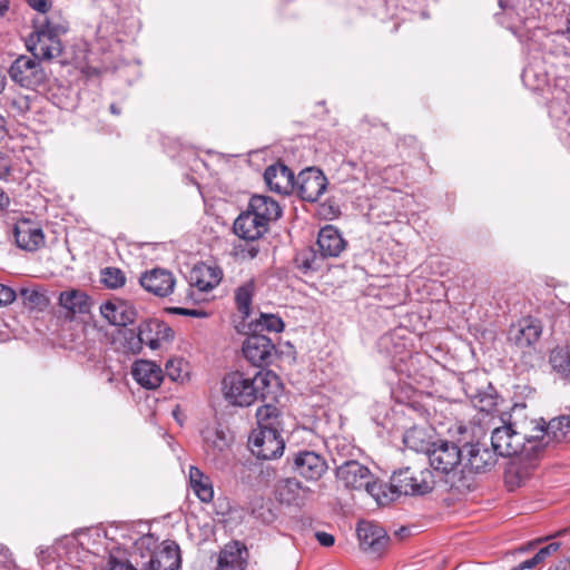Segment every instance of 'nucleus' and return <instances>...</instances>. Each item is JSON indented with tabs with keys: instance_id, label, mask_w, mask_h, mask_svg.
Instances as JSON below:
<instances>
[{
	"instance_id": "obj_1",
	"label": "nucleus",
	"mask_w": 570,
	"mask_h": 570,
	"mask_svg": "<svg viewBox=\"0 0 570 570\" xmlns=\"http://www.w3.org/2000/svg\"><path fill=\"white\" fill-rule=\"evenodd\" d=\"M222 394L229 405L248 407L258 400L276 401L282 395V383L269 370H259L253 376L234 371L223 377Z\"/></svg>"
},
{
	"instance_id": "obj_2",
	"label": "nucleus",
	"mask_w": 570,
	"mask_h": 570,
	"mask_svg": "<svg viewBox=\"0 0 570 570\" xmlns=\"http://www.w3.org/2000/svg\"><path fill=\"white\" fill-rule=\"evenodd\" d=\"M453 441L438 440L433 442L428 459L439 482L449 491L462 493L470 489V480L464 473L463 449L458 442L456 429Z\"/></svg>"
},
{
	"instance_id": "obj_3",
	"label": "nucleus",
	"mask_w": 570,
	"mask_h": 570,
	"mask_svg": "<svg viewBox=\"0 0 570 570\" xmlns=\"http://www.w3.org/2000/svg\"><path fill=\"white\" fill-rule=\"evenodd\" d=\"M69 29L68 21L59 12H52L38 21L27 39V48L37 59L50 61L62 53L60 37Z\"/></svg>"
},
{
	"instance_id": "obj_4",
	"label": "nucleus",
	"mask_w": 570,
	"mask_h": 570,
	"mask_svg": "<svg viewBox=\"0 0 570 570\" xmlns=\"http://www.w3.org/2000/svg\"><path fill=\"white\" fill-rule=\"evenodd\" d=\"M337 483L346 490L366 491L380 505L389 504L386 484L376 480L371 470L356 460H346L335 469Z\"/></svg>"
},
{
	"instance_id": "obj_5",
	"label": "nucleus",
	"mask_w": 570,
	"mask_h": 570,
	"mask_svg": "<svg viewBox=\"0 0 570 570\" xmlns=\"http://www.w3.org/2000/svg\"><path fill=\"white\" fill-rule=\"evenodd\" d=\"M438 482L435 473L429 468L417 470L406 466L393 473L391 483L386 484L385 497L390 503L401 494L424 495L431 492Z\"/></svg>"
},
{
	"instance_id": "obj_6",
	"label": "nucleus",
	"mask_w": 570,
	"mask_h": 570,
	"mask_svg": "<svg viewBox=\"0 0 570 570\" xmlns=\"http://www.w3.org/2000/svg\"><path fill=\"white\" fill-rule=\"evenodd\" d=\"M476 428L472 424H458L456 434L458 442L462 445L463 451L466 452L465 462L463 461L464 472L469 468L470 471L480 473L485 472L493 468L497 463V453L488 449H481L478 441Z\"/></svg>"
},
{
	"instance_id": "obj_7",
	"label": "nucleus",
	"mask_w": 570,
	"mask_h": 570,
	"mask_svg": "<svg viewBox=\"0 0 570 570\" xmlns=\"http://www.w3.org/2000/svg\"><path fill=\"white\" fill-rule=\"evenodd\" d=\"M202 448L207 461L217 468L226 464L234 436L219 423L206 425L202 432Z\"/></svg>"
},
{
	"instance_id": "obj_8",
	"label": "nucleus",
	"mask_w": 570,
	"mask_h": 570,
	"mask_svg": "<svg viewBox=\"0 0 570 570\" xmlns=\"http://www.w3.org/2000/svg\"><path fill=\"white\" fill-rule=\"evenodd\" d=\"M525 405L515 404L512 407L510 417L514 420V426L521 436V442L524 448V455L529 456L543 448L546 439V422L540 419H528L524 415Z\"/></svg>"
},
{
	"instance_id": "obj_9",
	"label": "nucleus",
	"mask_w": 570,
	"mask_h": 570,
	"mask_svg": "<svg viewBox=\"0 0 570 570\" xmlns=\"http://www.w3.org/2000/svg\"><path fill=\"white\" fill-rule=\"evenodd\" d=\"M9 76L13 82L27 89H36L43 85L47 78L38 59L24 55L19 56L11 63Z\"/></svg>"
},
{
	"instance_id": "obj_10",
	"label": "nucleus",
	"mask_w": 570,
	"mask_h": 570,
	"mask_svg": "<svg viewBox=\"0 0 570 570\" xmlns=\"http://www.w3.org/2000/svg\"><path fill=\"white\" fill-rule=\"evenodd\" d=\"M281 430L275 428L254 430L248 439L252 453L262 460H272L281 456L285 449Z\"/></svg>"
},
{
	"instance_id": "obj_11",
	"label": "nucleus",
	"mask_w": 570,
	"mask_h": 570,
	"mask_svg": "<svg viewBox=\"0 0 570 570\" xmlns=\"http://www.w3.org/2000/svg\"><path fill=\"white\" fill-rule=\"evenodd\" d=\"M492 450L500 456H513L524 454L521 436L514 426V420L509 419L508 423L495 428L491 434Z\"/></svg>"
},
{
	"instance_id": "obj_12",
	"label": "nucleus",
	"mask_w": 570,
	"mask_h": 570,
	"mask_svg": "<svg viewBox=\"0 0 570 570\" xmlns=\"http://www.w3.org/2000/svg\"><path fill=\"white\" fill-rule=\"evenodd\" d=\"M275 498L286 505L303 507L313 497V491L295 478H285L275 485Z\"/></svg>"
},
{
	"instance_id": "obj_13",
	"label": "nucleus",
	"mask_w": 570,
	"mask_h": 570,
	"mask_svg": "<svg viewBox=\"0 0 570 570\" xmlns=\"http://www.w3.org/2000/svg\"><path fill=\"white\" fill-rule=\"evenodd\" d=\"M356 533L361 548L375 557L383 553L390 541V537L382 527L368 521L358 522Z\"/></svg>"
},
{
	"instance_id": "obj_14",
	"label": "nucleus",
	"mask_w": 570,
	"mask_h": 570,
	"mask_svg": "<svg viewBox=\"0 0 570 570\" xmlns=\"http://www.w3.org/2000/svg\"><path fill=\"white\" fill-rule=\"evenodd\" d=\"M275 352L276 347L272 340L262 334H253L243 343L245 358L255 366L269 364Z\"/></svg>"
},
{
	"instance_id": "obj_15",
	"label": "nucleus",
	"mask_w": 570,
	"mask_h": 570,
	"mask_svg": "<svg viewBox=\"0 0 570 570\" xmlns=\"http://www.w3.org/2000/svg\"><path fill=\"white\" fill-rule=\"evenodd\" d=\"M295 185L299 197L313 203L324 194L327 179L322 170L309 167L298 174Z\"/></svg>"
},
{
	"instance_id": "obj_16",
	"label": "nucleus",
	"mask_w": 570,
	"mask_h": 570,
	"mask_svg": "<svg viewBox=\"0 0 570 570\" xmlns=\"http://www.w3.org/2000/svg\"><path fill=\"white\" fill-rule=\"evenodd\" d=\"M327 468L326 460L314 451H298L293 455V470L306 480H320Z\"/></svg>"
},
{
	"instance_id": "obj_17",
	"label": "nucleus",
	"mask_w": 570,
	"mask_h": 570,
	"mask_svg": "<svg viewBox=\"0 0 570 570\" xmlns=\"http://www.w3.org/2000/svg\"><path fill=\"white\" fill-rule=\"evenodd\" d=\"M13 236L19 248L36 252L45 245L42 228L30 219H21L14 224Z\"/></svg>"
},
{
	"instance_id": "obj_18",
	"label": "nucleus",
	"mask_w": 570,
	"mask_h": 570,
	"mask_svg": "<svg viewBox=\"0 0 570 570\" xmlns=\"http://www.w3.org/2000/svg\"><path fill=\"white\" fill-rule=\"evenodd\" d=\"M175 283L173 273L165 268H154L144 273L140 277L141 286L147 292L159 297H166L171 294Z\"/></svg>"
},
{
	"instance_id": "obj_19",
	"label": "nucleus",
	"mask_w": 570,
	"mask_h": 570,
	"mask_svg": "<svg viewBox=\"0 0 570 570\" xmlns=\"http://www.w3.org/2000/svg\"><path fill=\"white\" fill-rule=\"evenodd\" d=\"M264 180L271 191L288 195L295 187L293 171L282 163L268 166L264 173Z\"/></svg>"
},
{
	"instance_id": "obj_20",
	"label": "nucleus",
	"mask_w": 570,
	"mask_h": 570,
	"mask_svg": "<svg viewBox=\"0 0 570 570\" xmlns=\"http://www.w3.org/2000/svg\"><path fill=\"white\" fill-rule=\"evenodd\" d=\"M131 376L141 387L155 390L164 380V371L153 361L137 360L131 366Z\"/></svg>"
},
{
	"instance_id": "obj_21",
	"label": "nucleus",
	"mask_w": 570,
	"mask_h": 570,
	"mask_svg": "<svg viewBox=\"0 0 570 570\" xmlns=\"http://www.w3.org/2000/svg\"><path fill=\"white\" fill-rule=\"evenodd\" d=\"M102 317L109 324L119 326L120 328L132 324L136 318L135 307L125 301H109L100 306Z\"/></svg>"
},
{
	"instance_id": "obj_22",
	"label": "nucleus",
	"mask_w": 570,
	"mask_h": 570,
	"mask_svg": "<svg viewBox=\"0 0 570 570\" xmlns=\"http://www.w3.org/2000/svg\"><path fill=\"white\" fill-rule=\"evenodd\" d=\"M220 281L222 271L204 263L195 265L188 274L190 289L196 288L199 292L212 291Z\"/></svg>"
},
{
	"instance_id": "obj_23",
	"label": "nucleus",
	"mask_w": 570,
	"mask_h": 570,
	"mask_svg": "<svg viewBox=\"0 0 570 570\" xmlns=\"http://www.w3.org/2000/svg\"><path fill=\"white\" fill-rule=\"evenodd\" d=\"M541 333V323L535 318L528 317L510 328L509 340L519 347H528L540 338Z\"/></svg>"
},
{
	"instance_id": "obj_24",
	"label": "nucleus",
	"mask_w": 570,
	"mask_h": 570,
	"mask_svg": "<svg viewBox=\"0 0 570 570\" xmlns=\"http://www.w3.org/2000/svg\"><path fill=\"white\" fill-rule=\"evenodd\" d=\"M137 328L142 344L151 350L159 348L161 342L168 340L173 334L171 328L158 320L145 321Z\"/></svg>"
},
{
	"instance_id": "obj_25",
	"label": "nucleus",
	"mask_w": 570,
	"mask_h": 570,
	"mask_svg": "<svg viewBox=\"0 0 570 570\" xmlns=\"http://www.w3.org/2000/svg\"><path fill=\"white\" fill-rule=\"evenodd\" d=\"M247 210L253 213L254 216L267 226L271 222L276 220L282 216V208L279 204L266 195L252 196Z\"/></svg>"
},
{
	"instance_id": "obj_26",
	"label": "nucleus",
	"mask_w": 570,
	"mask_h": 570,
	"mask_svg": "<svg viewBox=\"0 0 570 570\" xmlns=\"http://www.w3.org/2000/svg\"><path fill=\"white\" fill-rule=\"evenodd\" d=\"M180 562L179 547L175 542H165L163 548L151 556L148 570H178Z\"/></svg>"
},
{
	"instance_id": "obj_27",
	"label": "nucleus",
	"mask_w": 570,
	"mask_h": 570,
	"mask_svg": "<svg viewBox=\"0 0 570 570\" xmlns=\"http://www.w3.org/2000/svg\"><path fill=\"white\" fill-rule=\"evenodd\" d=\"M268 226L261 219L253 215L249 210L240 214L234 223L235 234L245 240H256L261 238L266 232Z\"/></svg>"
},
{
	"instance_id": "obj_28",
	"label": "nucleus",
	"mask_w": 570,
	"mask_h": 570,
	"mask_svg": "<svg viewBox=\"0 0 570 570\" xmlns=\"http://www.w3.org/2000/svg\"><path fill=\"white\" fill-rule=\"evenodd\" d=\"M318 249L324 257H336L345 248V240L337 228L332 225L323 227L317 237Z\"/></svg>"
},
{
	"instance_id": "obj_29",
	"label": "nucleus",
	"mask_w": 570,
	"mask_h": 570,
	"mask_svg": "<svg viewBox=\"0 0 570 570\" xmlns=\"http://www.w3.org/2000/svg\"><path fill=\"white\" fill-rule=\"evenodd\" d=\"M189 484L196 497L204 503L214 499V488L208 475L204 474L197 466L189 468Z\"/></svg>"
},
{
	"instance_id": "obj_30",
	"label": "nucleus",
	"mask_w": 570,
	"mask_h": 570,
	"mask_svg": "<svg viewBox=\"0 0 570 570\" xmlns=\"http://www.w3.org/2000/svg\"><path fill=\"white\" fill-rule=\"evenodd\" d=\"M59 304L71 314H85L90 311L89 296L79 289H70L60 293Z\"/></svg>"
},
{
	"instance_id": "obj_31",
	"label": "nucleus",
	"mask_w": 570,
	"mask_h": 570,
	"mask_svg": "<svg viewBox=\"0 0 570 570\" xmlns=\"http://www.w3.org/2000/svg\"><path fill=\"white\" fill-rule=\"evenodd\" d=\"M276 401L267 400L256 411L258 429H282L281 415L282 411L274 404Z\"/></svg>"
},
{
	"instance_id": "obj_32",
	"label": "nucleus",
	"mask_w": 570,
	"mask_h": 570,
	"mask_svg": "<svg viewBox=\"0 0 570 570\" xmlns=\"http://www.w3.org/2000/svg\"><path fill=\"white\" fill-rule=\"evenodd\" d=\"M243 551L237 543L226 546L219 553L216 570H245Z\"/></svg>"
},
{
	"instance_id": "obj_33",
	"label": "nucleus",
	"mask_w": 570,
	"mask_h": 570,
	"mask_svg": "<svg viewBox=\"0 0 570 570\" xmlns=\"http://www.w3.org/2000/svg\"><path fill=\"white\" fill-rule=\"evenodd\" d=\"M403 443L407 449L425 453L426 455L433 446V442L430 441L428 432L417 426L406 430L403 435Z\"/></svg>"
},
{
	"instance_id": "obj_34",
	"label": "nucleus",
	"mask_w": 570,
	"mask_h": 570,
	"mask_svg": "<svg viewBox=\"0 0 570 570\" xmlns=\"http://www.w3.org/2000/svg\"><path fill=\"white\" fill-rule=\"evenodd\" d=\"M116 342L124 353L138 354L142 350V342L138 328L122 327L117 331Z\"/></svg>"
},
{
	"instance_id": "obj_35",
	"label": "nucleus",
	"mask_w": 570,
	"mask_h": 570,
	"mask_svg": "<svg viewBox=\"0 0 570 570\" xmlns=\"http://www.w3.org/2000/svg\"><path fill=\"white\" fill-rule=\"evenodd\" d=\"M570 438V416H559L546 424V439L562 442Z\"/></svg>"
},
{
	"instance_id": "obj_36",
	"label": "nucleus",
	"mask_w": 570,
	"mask_h": 570,
	"mask_svg": "<svg viewBox=\"0 0 570 570\" xmlns=\"http://www.w3.org/2000/svg\"><path fill=\"white\" fill-rule=\"evenodd\" d=\"M549 362L557 373L570 381V350L562 347L552 350Z\"/></svg>"
},
{
	"instance_id": "obj_37",
	"label": "nucleus",
	"mask_w": 570,
	"mask_h": 570,
	"mask_svg": "<svg viewBox=\"0 0 570 570\" xmlns=\"http://www.w3.org/2000/svg\"><path fill=\"white\" fill-rule=\"evenodd\" d=\"M478 374H469L464 382L465 384V393L473 401L479 402L481 410H485L487 406H492L494 404L493 399L483 392L481 389L474 386V383L478 382Z\"/></svg>"
},
{
	"instance_id": "obj_38",
	"label": "nucleus",
	"mask_w": 570,
	"mask_h": 570,
	"mask_svg": "<svg viewBox=\"0 0 570 570\" xmlns=\"http://www.w3.org/2000/svg\"><path fill=\"white\" fill-rule=\"evenodd\" d=\"M254 291L255 283L253 279L247 281L235 291L236 306L245 317L249 315Z\"/></svg>"
},
{
	"instance_id": "obj_39",
	"label": "nucleus",
	"mask_w": 570,
	"mask_h": 570,
	"mask_svg": "<svg viewBox=\"0 0 570 570\" xmlns=\"http://www.w3.org/2000/svg\"><path fill=\"white\" fill-rule=\"evenodd\" d=\"M101 282L108 288H119L125 284L126 277L119 268L106 267L101 271Z\"/></svg>"
},
{
	"instance_id": "obj_40",
	"label": "nucleus",
	"mask_w": 570,
	"mask_h": 570,
	"mask_svg": "<svg viewBox=\"0 0 570 570\" xmlns=\"http://www.w3.org/2000/svg\"><path fill=\"white\" fill-rule=\"evenodd\" d=\"M257 326L263 331L279 333L284 328V323L281 317L274 314H261L257 321Z\"/></svg>"
},
{
	"instance_id": "obj_41",
	"label": "nucleus",
	"mask_w": 570,
	"mask_h": 570,
	"mask_svg": "<svg viewBox=\"0 0 570 570\" xmlns=\"http://www.w3.org/2000/svg\"><path fill=\"white\" fill-rule=\"evenodd\" d=\"M183 361L173 358L167 361L165 365V373L171 381H178L181 379Z\"/></svg>"
},
{
	"instance_id": "obj_42",
	"label": "nucleus",
	"mask_w": 570,
	"mask_h": 570,
	"mask_svg": "<svg viewBox=\"0 0 570 570\" xmlns=\"http://www.w3.org/2000/svg\"><path fill=\"white\" fill-rule=\"evenodd\" d=\"M316 257L312 250L302 253L301 268L304 271H314L317 268L315 264Z\"/></svg>"
},
{
	"instance_id": "obj_43",
	"label": "nucleus",
	"mask_w": 570,
	"mask_h": 570,
	"mask_svg": "<svg viewBox=\"0 0 570 570\" xmlns=\"http://www.w3.org/2000/svg\"><path fill=\"white\" fill-rule=\"evenodd\" d=\"M171 313L178 314V315H185V316H193V317H207V313L203 309H196V308H184V307H173L170 309Z\"/></svg>"
},
{
	"instance_id": "obj_44",
	"label": "nucleus",
	"mask_w": 570,
	"mask_h": 570,
	"mask_svg": "<svg viewBox=\"0 0 570 570\" xmlns=\"http://www.w3.org/2000/svg\"><path fill=\"white\" fill-rule=\"evenodd\" d=\"M14 298V291L3 284H0V306L12 303Z\"/></svg>"
},
{
	"instance_id": "obj_45",
	"label": "nucleus",
	"mask_w": 570,
	"mask_h": 570,
	"mask_svg": "<svg viewBox=\"0 0 570 570\" xmlns=\"http://www.w3.org/2000/svg\"><path fill=\"white\" fill-rule=\"evenodd\" d=\"M560 548V543L558 542H551L548 546L541 548L535 556L542 562L548 556L552 554Z\"/></svg>"
},
{
	"instance_id": "obj_46",
	"label": "nucleus",
	"mask_w": 570,
	"mask_h": 570,
	"mask_svg": "<svg viewBox=\"0 0 570 570\" xmlns=\"http://www.w3.org/2000/svg\"><path fill=\"white\" fill-rule=\"evenodd\" d=\"M540 563V560L534 554L532 558L520 562L519 564L512 567L510 570H530L535 568Z\"/></svg>"
},
{
	"instance_id": "obj_47",
	"label": "nucleus",
	"mask_w": 570,
	"mask_h": 570,
	"mask_svg": "<svg viewBox=\"0 0 570 570\" xmlns=\"http://www.w3.org/2000/svg\"><path fill=\"white\" fill-rule=\"evenodd\" d=\"M315 538L318 541V543L323 547H332L335 542L334 535L323 531L316 532Z\"/></svg>"
},
{
	"instance_id": "obj_48",
	"label": "nucleus",
	"mask_w": 570,
	"mask_h": 570,
	"mask_svg": "<svg viewBox=\"0 0 570 570\" xmlns=\"http://www.w3.org/2000/svg\"><path fill=\"white\" fill-rule=\"evenodd\" d=\"M28 4L37 10L38 12L46 13L49 9L51 3L49 0H27Z\"/></svg>"
},
{
	"instance_id": "obj_49",
	"label": "nucleus",
	"mask_w": 570,
	"mask_h": 570,
	"mask_svg": "<svg viewBox=\"0 0 570 570\" xmlns=\"http://www.w3.org/2000/svg\"><path fill=\"white\" fill-rule=\"evenodd\" d=\"M107 570H136L130 563L110 559Z\"/></svg>"
},
{
	"instance_id": "obj_50",
	"label": "nucleus",
	"mask_w": 570,
	"mask_h": 570,
	"mask_svg": "<svg viewBox=\"0 0 570 570\" xmlns=\"http://www.w3.org/2000/svg\"><path fill=\"white\" fill-rule=\"evenodd\" d=\"M10 171V160L0 153V179L4 178Z\"/></svg>"
},
{
	"instance_id": "obj_51",
	"label": "nucleus",
	"mask_w": 570,
	"mask_h": 570,
	"mask_svg": "<svg viewBox=\"0 0 570 570\" xmlns=\"http://www.w3.org/2000/svg\"><path fill=\"white\" fill-rule=\"evenodd\" d=\"M560 42L566 50L570 51V27L566 32L560 35ZM568 53L570 55V52Z\"/></svg>"
},
{
	"instance_id": "obj_52",
	"label": "nucleus",
	"mask_w": 570,
	"mask_h": 570,
	"mask_svg": "<svg viewBox=\"0 0 570 570\" xmlns=\"http://www.w3.org/2000/svg\"><path fill=\"white\" fill-rule=\"evenodd\" d=\"M9 205V196L0 188V212L7 209Z\"/></svg>"
},
{
	"instance_id": "obj_53",
	"label": "nucleus",
	"mask_w": 570,
	"mask_h": 570,
	"mask_svg": "<svg viewBox=\"0 0 570 570\" xmlns=\"http://www.w3.org/2000/svg\"><path fill=\"white\" fill-rule=\"evenodd\" d=\"M556 570H570V559L560 561L557 564Z\"/></svg>"
},
{
	"instance_id": "obj_54",
	"label": "nucleus",
	"mask_w": 570,
	"mask_h": 570,
	"mask_svg": "<svg viewBox=\"0 0 570 570\" xmlns=\"http://www.w3.org/2000/svg\"><path fill=\"white\" fill-rule=\"evenodd\" d=\"M7 136L4 119L0 116V141Z\"/></svg>"
},
{
	"instance_id": "obj_55",
	"label": "nucleus",
	"mask_w": 570,
	"mask_h": 570,
	"mask_svg": "<svg viewBox=\"0 0 570 570\" xmlns=\"http://www.w3.org/2000/svg\"><path fill=\"white\" fill-rule=\"evenodd\" d=\"M246 252L249 258H254L258 253V248L255 245H249Z\"/></svg>"
},
{
	"instance_id": "obj_56",
	"label": "nucleus",
	"mask_w": 570,
	"mask_h": 570,
	"mask_svg": "<svg viewBox=\"0 0 570 570\" xmlns=\"http://www.w3.org/2000/svg\"><path fill=\"white\" fill-rule=\"evenodd\" d=\"M8 10V0H0V17Z\"/></svg>"
},
{
	"instance_id": "obj_57",
	"label": "nucleus",
	"mask_w": 570,
	"mask_h": 570,
	"mask_svg": "<svg viewBox=\"0 0 570 570\" xmlns=\"http://www.w3.org/2000/svg\"><path fill=\"white\" fill-rule=\"evenodd\" d=\"M9 549L6 546L0 544V556L8 557Z\"/></svg>"
},
{
	"instance_id": "obj_58",
	"label": "nucleus",
	"mask_w": 570,
	"mask_h": 570,
	"mask_svg": "<svg viewBox=\"0 0 570 570\" xmlns=\"http://www.w3.org/2000/svg\"><path fill=\"white\" fill-rule=\"evenodd\" d=\"M6 87V77L0 73V94L3 91Z\"/></svg>"
},
{
	"instance_id": "obj_59",
	"label": "nucleus",
	"mask_w": 570,
	"mask_h": 570,
	"mask_svg": "<svg viewBox=\"0 0 570 570\" xmlns=\"http://www.w3.org/2000/svg\"><path fill=\"white\" fill-rule=\"evenodd\" d=\"M110 111L114 115H119L120 114V109L115 104L110 105Z\"/></svg>"
},
{
	"instance_id": "obj_60",
	"label": "nucleus",
	"mask_w": 570,
	"mask_h": 570,
	"mask_svg": "<svg viewBox=\"0 0 570 570\" xmlns=\"http://www.w3.org/2000/svg\"><path fill=\"white\" fill-rule=\"evenodd\" d=\"M564 130L568 132V135L570 136V118L567 120V124L564 126Z\"/></svg>"
},
{
	"instance_id": "obj_61",
	"label": "nucleus",
	"mask_w": 570,
	"mask_h": 570,
	"mask_svg": "<svg viewBox=\"0 0 570 570\" xmlns=\"http://www.w3.org/2000/svg\"><path fill=\"white\" fill-rule=\"evenodd\" d=\"M46 552H47V550H45V549L40 548V549H39V552H38V556H39V557H40V556H43Z\"/></svg>"
},
{
	"instance_id": "obj_62",
	"label": "nucleus",
	"mask_w": 570,
	"mask_h": 570,
	"mask_svg": "<svg viewBox=\"0 0 570 570\" xmlns=\"http://www.w3.org/2000/svg\"><path fill=\"white\" fill-rule=\"evenodd\" d=\"M187 297L190 298V299H194V293L193 292L188 293Z\"/></svg>"
},
{
	"instance_id": "obj_63",
	"label": "nucleus",
	"mask_w": 570,
	"mask_h": 570,
	"mask_svg": "<svg viewBox=\"0 0 570 570\" xmlns=\"http://www.w3.org/2000/svg\"><path fill=\"white\" fill-rule=\"evenodd\" d=\"M529 71H530L529 69H525V70H524V75H523V76H524V77H528Z\"/></svg>"
}]
</instances>
